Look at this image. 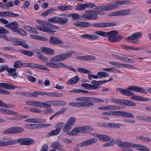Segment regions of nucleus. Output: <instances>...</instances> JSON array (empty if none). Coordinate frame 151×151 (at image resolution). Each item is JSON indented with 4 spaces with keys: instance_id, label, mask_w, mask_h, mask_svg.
<instances>
[{
    "instance_id": "1",
    "label": "nucleus",
    "mask_w": 151,
    "mask_h": 151,
    "mask_svg": "<svg viewBox=\"0 0 151 151\" xmlns=\"http://www.w3.org/2000/svg\"><path fill=\"white\" fill-rule=\"evenodd\" d=\"M116 91L126 96H130L133 94L131 91H133L138 93H147L146 91L143 88L135 86H130L126 89L118 88L116 89Z\"/></svg>"
},
{
    "instance_id": "2",
    "label": "nucleus",
    "mask_w": 151,
    "mask_h": 151,
    "mask_svg": "<svg viewBox=\"0 0 151 151\" xmlns=\"http://www.w3.org/2000/svg\"><path fill=\"white\" fill-rule=\"evenodd\" d=\"M19 23L17 22H12L8 24L4 25V26L9 28L15 32L22 35L25 36L27 35L26 32L22 29L18 28Z\"/></svg>"
},
{
    "instance_id": "3",
    "label": "nucleus",
    "mask_w": 151,
    "mask_h": 151,
    "mask_svg": "<svg viewBox=\"0 0 151 151\" xmlns=\"http://www.w3.org/2000/svg\"><path fill=\"white\" fill-rule=\"evenodd\" d=\"M126 1H116L111 3L110 5H103V11H108L117 9L119 7L118 5L127 4Z\"/></svg>"
},
{
    "instance_id": "4",
    "label": "nucleus",
    "mask_w": 151,
    "mask_h": 151,
    "mask_svg": "<svg viewBox=\"0 0 151 151\" xmlns=\"http://www.w3.org/2000/svg\"><path fill=\"white\" fill-rule=\"evenodd\" d=\"M46 65L49 67L55 68H64L66 67L69 70L73 71L74 72H76V70L74 68L72 65L66 66L63 63L58 62L56 63L55 62H51L47 63Z\"/></svg>"
},
{
    "instance_id": "5",
    "label": "nucleus",
    "mask_w": 151,
    "mask_h": 151,
    "mask_svg": "<svg viewBox=\"0 0 151 151\" xmlns=\"http://www.w3.org/2000/svg\"><path fill=\"white\" fill-rule=\"evenodd\" d=\"M73 53V51H70L68 52L67 53L59 55L51 58L50 59V62H54L63 60L70 57Z\"/></svg>"
},
{
    "instance_id": "6",
    "label": "nucleus",
    "mask_w": 151,
    "mask_h": 151,
    "mask_svg": "<svg viewBox=\"0 0 151 151\" xmlns=\"http://www.w3.org/2000/svg\"><path fill=\"white\" fill-rule=\"evenodd\" d=\"M91 83L92 84L87 83H82L81 84V86L85 87L87 89L89 90H96L101 87L99 86L100 85L99 81L92 80Z\"/></svg>"
},
{
    "instance_id": "7",
    "label": "nucleus",
    "mask_w": 151,
    "mask_h": 151,
    "mask_svg": "<svg viewBox=\"0 0 151 151\" xmlns=\"http://www.w3.org/2000/svg\"><path fill=\"white\" fill-rule=\"evenodd\" d=\"M76 100L78 101H82L83 107H90L94 105V104L92 102L91 97H80L77 98Z\"/></svg>"
},
{
    "instance_id": "8",
    "label": "nucleus",
    "mask_w": 151,
    "mask_h": 151,
    "mask_svg": "<svg viewBox=\"0 0 151 151\" xmlns=\"http://www.w3.org/2000/svg\"><path fill=\"white\" fill-rule=\"evenodd\" d=\"M24 129L21 127H14L10 128L3 132L4 134H14L24 132Z\"/></svg>"
},
{
    "instance_id": "9",
    "label": "nucleus",
    "mask_w": 151,
    "mask_h": 151,
    "mask_svg": "<svg viewBox=\"0 0 151 151\" xmlns=\"http://www.w3.org/2000/svg\"><path fill=\"white\" fill-rule=\"evenodd\" d=\"M15 141L17 142V143H19L21 145L26 146L31 145L34 142V140L32 139L27 137L20 138Z\"/></svg>"
},
{
    "instance_id": "10",
    "label": "nucleus",
    "mask_w": 151,
    "mask_h": 151,
    "mask_svg": "<svg viewBox=\"0 0 151 151\" xmlns=\"http://www.w3.org/2000/svg\"><path fill=\"white\" fill-rule=\"evenodd\" d=\"M72 127L70 125L66 123L64 124L63 128V131L64 133L68 135H75V128H73L70 131H69L72 128Z\"/></svg>"
},
{
    "instance_id": "11",
    "label": "nucleus",
    "mask_w": 151,
    "mask_h": 151,
    "mask_svg": "<svg viewBox=\"0 0 151 151\" xmlns=\"http://www.w3.org/2000/svg\"><path fill=\"white\" fill-rule=\"evenodd\" d=\"M116 24L115 22L109 23H97L93 24L92 25L94 27L98 28H105L109 27H112L116 25Z\"/></svg>"
},
{
    "instance_id": "12",
    "label": "nucleus",
    "mask_w": 151,
    "mask_h": 151,
    "mask_svg": "<svg viewBox=\"0 0 151 151\" xmlns=\"http://www.w3.org/2000/svg\"><path fill=\"white\" fill-rule=\"evenodd\" d=\"M97 142V139L95 138L87 139L78 144L77 146L81 147L89 145L95 143Z\"/></svg>"
},
{
    "instance_id": "13",
    "label": "nucleus",
    "mask_w": 151,
    "mask_h": 151,
    "mask_svg": "<svg viewBox=\"0 0 151 151\" xmlns=\"http://www.w3.org/2000/svg\"><path fill=\"white\" fill-rule=\"evenodd\" d=\"M118 34V32L115 30H112L107 32L106 36L108 37L109 40L112 42H114V41L116 36Z\"/></svg>"
},
{
    "instance_id": "14",
    "label": "nucleus",
    "mask_w": 151,
    "mask_h": 151,
    "mask_svg": "<svg viewBox=\"0 0 151 151\" xmlns=\"http://www.w3.org/2000/svg\"><path fill=\"white\" fill-rule=\"evenodd\" d=\"M90 127L89 126H84L75 128V135L77 132L87 133L88 132Z\"/></svg>"
},
{
    "instance_id": "15",
    "label": "nucleus",
    "mask_w": 151,
    "mask_h": 151,
    "mask_svg": "<svg viewBox=\"0 0 151 151\" xmlns=\"http://www.w3.org/2000/svg\"><path fill=\"white\" fill-rule=\"evenodd\" d=\"M142 36V33L140 32H137L134 33L131 36L127 38L126 40H128V42L130 40H134L140 38Z\"/></svg>"
},
{
    "instance_id": "16",
    "label": "nucleus",
    "mask_w": 151,
    "mask_h": 151,
    "mask_svg": "<svg viewBox=\"0 0 151 151\" xmlns=\"http://www.w3.org/2000/svg\"><path fill=\"white\" fill-rule=\"evenodd\" d=\"M49 42L52 44H63V41L55 37H50Z\"/></svg>"
},
{
    "instance_id": "17",
    "label": "nucleus",
    "mask_w": 151,
    "mask_h": 151,
    "mask_svg": "<svg viewBox=\"0 0 151 151\" xmlns=\"http://www.w3.org/2000/svg\"><path fill=\"white\" fill-rule=\"evenodd\" d=\"M77 71L79 72H82L83 73H88V78L90 80H91L92 78V74H89L91 73V71L86 69L83 68L78 67L77 69Z\"/></svg>"
},
{
    "instance_id": "18",
    "label": "nucleus",
    "mask_w": 151,
    "mask_h": 151,
    "mask_svg": "<svg viewBox=\"0 0 151 151\" xmlns=\"http://www.w3.org/2000/svg\"><path fill=\"white\" fill-rule=\"evenodd\" d=\"M24 121L26 122H29L35 123H40L44 122H45V120L44 119L40 118H32L26 119Z\"/></svg>"
},
{
    "instance_id": "19",
    "label": "nucleus",
    "mask_w": 151,
    "mask_h": 151,
    "mask_svg": "<svg viewBox=\"0 0 151 151\" xmlns=\"http://www.w3.org/2000/svg\"><path fill=\"white\" fill-rule=\"evenodd\" d=\"M136 148V149L142 151H150V149L145 146L139 144H133L132 148Z\"/></svg>"
},
{
    "instance_id": "20",
    "label": "nucleus",
    "mask_w": 151,
    "mask_h": 151,
    "mask_svg": "<svg viewBox=\"0 0 151 151\" xmlns=\"http://www.w3.org/2000/svg\"><path fill=\"white\" fill-rule=\"evenodd\" d=\"M41 49L43 52L48 55H53L55 53L53 50L45 47H41Z\"/></svg>"
},
{
    "instance_id": "21",
    "label": "nucleus",
    "mask_w": 151,
    "mask_h": 151,
    "mask_svg": "<svg viewBox=\"0 0 151 151\" xmlns=\"http://www.w3.org/2000/svg\"><path fill=\"white\" fill-rule=\"evenodd\" d=\"M0 67L2 71L6 70L9 73L15 72L16 70V68H9L8 65H1Z\"/></svg>"
},
{
    "instance_id": "22",
    "label": "nucleus",
    "mask_w": 151,
    "mask_h": 151,
    "mask_svg": "<svg viewBox=\"0 0 151 151\" xmlns=\"http://www.w3.org/2000/svg\"><path fill=\"white\" fill-rule=\"evenodd\" d=\"M80 37L84 39H87L92 40H96L98 37L96 35L90 34L82 35L80 36Z\"/></svg>"
},
{
    "instance_id": "23",
    "label": "nucleus",
    "mask_w": 151,
    "mask_h": 151,
    "mask_svg": "<svg viewBox=\"0 0 151 151\" xmlns=\"http://www.w3.org/2000/svg\"><path fill=\"white\" fill-rule=\"evenodd\" d=\"M51 146L53 149L59 150L61 151H64L65 150L62 146L59 143L54 142L52 143Z\"/></svg>"
},
{
    "instance_id": "24",
    "label": "nucleus",
    "mask_w": 151,
    "mask_h": 151,
    "mask_svg": "<svg viewBox=\"0 0 151 151\" xmlns=\"http://www.w3.org/2000/svg\"><path fill=\"white\" fill-rule=\"evenodd\" d=\"M79 79L78 76H76L73 78H70L67 81V83L70 85L75 84L79 81Z\"/></svg>"
},
{
    "instance_id": "25",
    "label": "nucleus",
    "mask_w": 151,
    "mask_h": 151,
    "mask_svg": "<svg viewBox=\"0 0 151 151\" xmlns=\"http://www.w3.org/2000/svg\"><path fill=\"white\" fill-rule=\"evenodd\" d=\"M0 147H4L17 143V142L15 140L7 141L5 142H2L0 141Z\"/></svg>"
},
{
    "instance_id": "26",
    "label": "nucleus",
    "mask_w": 151,
    "mask_h": 151,
    "mask_svg": "<svg viewBox=\"0 0 151 151\" xmlns=\"http://www.w3.org/2000/svg\"><path fill=\"white\" fill-rule=\"evenodd\" d=\"M1 86L4 89H13L15 86L11 84L5 83H0Z\"/></svg>"
},
{
    "instance_id": "27",
    "label": "nucleus",
    "mask_w": 151,
    "mask_h": 151,
    "mask_svg": "<svg viewBox=\"0 0 151 151\" xmlns=\"http://www.w3.org/2000/svg\"><path fill=\"white\" fill-rule=\"evenodd\" d=\"M58 23L60 24L63 25L67 24L69 21V19L65 17H58Z\"/></svg>"
},
{
    "instance_id": "28",
    "label": "nucleus",
    "mask_w": 151,
    "mask_h": 151,
    "mask_svg": "<svg viewBox=\"0 0 151 151\" xmlns=\"http://www.w3.org/2000/svg\"><path fill=\"white\" fill-rule=\"evenodd\" d=\"M132 11L129 9H125L118 11L119 16H124L129 14Z\"/></svg>"
},
{
    "instance_id": "29",
    "label": "nucleus",
    "mask_w": 151,
    "mask_h": 151,
    "mask_svg": "<svg viewBox=\"0 0 151 151\" xmlns=\"http://www.w3.org/2000/svg\"><path fill=\"white\" fill-rule=\"evenodd\" d=\"M56 9L54 8H51L47 10L44 11L42 14H41V16L43 17H46L48 14H52V12L55 11Z\"/></svg>"
},
{
    "instance_id": "30",
    "label": "nucleus",
    "mask_w": 151,
    "mask_h": 151,
    "mask_svg": "<svg viewBox=\"0 0 151 151\" xmlns=\"http://www.w3.org/2000/svg\"><path fill=\"white\" fill-rule=\"evenodd\" d=\"M122 147L125 148H132L133 143L128 142H122Z\"/></svg>"
},
{
    "instance_id": "31",
    "label": "nucleus",
    "mask_w": 151,
    "mask_h": 151,
    "mask_svg": "<svg viewBox=\"0 0 151 151\" xmlns=\"http://www.w3.org/2000/svg\"><path fill=\"white\" fill-rule=\"evenodd\" d=\"M58 8L62 10L67 11L71 10L72 9V6L70 5L68 6H58Z\"/></svg>"
},
{
    "instance_id": "32",
    "label": "nucleus",
    "mask_w": 151,
    "mask_h": 151,
    "mask_svg": "<svg viewBox=\"0 0 151 151\" xmlns=\"http://www.w3.org/2000/svg\"><path fill=\"white\" fill-rule=\"evenodd\" d=\"M86 8V4H79L76 6L75 9L83 11L85 10Z\"/></svg>"
},
{
    "instance_id": "33",
    "label": "nucleus",
    "mask_w": 151,
    "mask_h": 151,
    "mask_svg": "<svg viewBox=\"0 0 151 151\" xmlns=\"http://www.w3.org/2000/svg\"><path fill=\"white\" fill-rule=\"evenodd\" d=\"M81 17L88 20H92L95 19V17L93 15L88 14H86L82 15Z\"/></svg>"
},
{
    "instance_id": "34",
    "label": "nucleus",
    "mask_w": 151,
    "mask_h": 151,
    "mask_svg": "<svg viewBox=\"0 0 151 151\" xmlns=\"http://www.w3.org/2000/svg\"><path fill=\"white\" fill-rule=\"evenodd\" d=\"M60 132V130H59V129H56L50 132L48 134H47L46 135V136L47 137H49L52 135H57L59 134Z\"/></svg>"
},
{
    "instance_id": "35",
    "label": "nucleus",
    "mask_w": 151,
    "mask_h": 151,
    "mask_svg": "<svg viewBox=\"0 0 151 151\" xmlns=\"http://www.w3.org/2000/svg\"><path fill=\"white\" fill-rule=\"evenodd\" d=\"M20 52L22 54H24L26 56L31 57L32 56L33 54V53L31 51H27L24 50H21Z\"/></svg>"
},
{
    "instance_id": "36",
    "label": "nucleus",
    "mask_w": 151,
    "mask_h": 151,
    "mask_svg": "<svg viewBox=\"0 0 151 151\" xmlns=\"http://www.w3.org/2000/svg\"><path fill=\"white\" fill-rule=\"evenodd\" d=\"M105 110H114L117 109V106L112 105L104 106Z\"/></svg>"
},
{
    "instance_id": "37",
    "label": "nucleus",
    "mask_w": 151,
    "mask_h": 151,
    "mask_svg": "<svg viewBox=\"0 0 151 151\" xmlns=\"http://www.w3.org/2000/svg\"><path fill=\"white\" fill-rule=\"evenodd\" d=\"M76 121V119L74 117H71L68 119L66 123L72 127Z\"/></svg>"
},
{
    "instance_id": "38",
    "label": "nucleus",
    "mask_w": 151,
    "mask_h": 151,
    "mask_svg": "<svg viewBox=\"0 0 151 151\" xmlns=\"http://www.w3.org/2000/svg\"><path fill=\"white\" fill-rule=\"evenodd\" d=\"M122 116L128 118H133L134 117V116L131 113L122 111Z\"/></svg>"
},
{
    "instance_id": "39",
    "label": "nucleus",
    "mask_w": 151,
    "mask_h": 151,
    "mask_svg": "<svg viewBox=\"0 0 151 151\" xmlns=\"http://www.w3.org/2000/svg\"><path fill=\"white\" fill-rule=\"evenodd\" d=\"M97 74L99 78L106 77L109 76V74L108 73L104 72H98L97 73Z\"/></svg>"
},
{
    "instance_id": "40",
    "label": "nucleus",
    "mask_w": 151,
    "mask_h": 151,
    "mask_svg": "<svg viewBox=\"0 0 151 151\" xmlns=\"http://www.w3.org/2000/svg\"><path fill=\"white\" fill-rule=\"evenodd\" d=\"M58 17L55 16L50 18L48 19V21L52 23H58Z\"/></svg>"
},
{
    "instance_id": "41",
    "label": "nucleus",
    "mask_w": 151,
    "mask_h": 151,
    "mask_svg": "<svg viewBox=\"0 0 151 151\" xmlns=\"http://www.w3.org/2000/svg\"><path fill=\"white\" fill-rule=\"evenodd\" d=\"M25 29L29 30V32H31L36 34H38L36 29L33 27L27 26H26Z\"/></svg>"
},
{
    "instance_id": "42",
    "label": "nucleus",
    "mask_w": 151,
    "mask_h": 151,
    "mask_svg": "<svg viewBox=\"0 0 151 151\" xmlns=\"http://www.w3.org/2000/svg\"><path fill=\"white\" fill-rule=\"evenodd\" d=\"M41 65L37 64L34 63H28L27 66L29 67L33 68L36 69H38L40 70Z\"/></svg>"
},
{
    "instance_id": "43",
    "label": "nucleus",
    "mask_w": 151,
    "mask_h": 151,
    "mask_svg": "<svg viewBox=\"0 0 151 151\" xmlns=\"http://www.w3.org/2000/svg\"><path fill=\"white\" fill-rule=\"evenodd\" d=\"M99 138L104 141H109L111 139L109 137L103 134H100Z\"/></svg>"
},
{
    "instance_id": "44",
    "label": "nucleus",
    "mask_w": 151,
    "mask_h": 151,
    "mask_svg": "<svg viewBox=\"0 0 151 151\" xmlns=\"http://www.w3.org/2000/svg\"><path fill=\"white\" fill-rule=\"evenodd\" d=\"M43 108H49L51 107V101H48L43 102Z\"/></svg>"
},
{
    "instance_id": "45",
    "label": "nucleus",
    "mask_w": 151,
    "mask_h": 151,
    "mask_svg": "<svg viewBox=\"0 0 151 151\" xmlns=\"http://www.w3.org/2000/svg\"><path fill=\"white\" fill-rule=\"evenodd\" d=\"M24 65L23 63H21L20 60H17L14 63V67L16 68H19L21 66Z\"/></svg>"
},
{
    "instance_id": "46",
    "label": "nucleus",
    "mask_w": 151,
    "mask_h": 151,
    "mask_svg": "<svg viewBox=\"0 0 151 151\" xmlns=\"http://www.w3.org/2000/svg\"><path fill=\"white\" fill-rule=\"evenodd\" d=\"M42 29L43 30V32L49 33H54L56 32L55 30L46 27H44V28Z\"/></svg>"
},
{
    "instance_id": "47",
    "label": "nucleus",
    "mask_w": 151,
    "mask_h": 151,
    "mask_svg": "<svg viewBox=\"0 0 151 151\" xmlns=\"http://www.w3.org/2000/svg\"><path fill=\"white\" fill-rule=\"evenodd\" d=\"M7 16L9 17H16L19 16V15L18 14H15L12 12L8 11L7 12Z\"/></svg>"
},
{
    "instance_id": "48",
    "label": "nucleus",
    "mask_w": 151,
    "mask_h": 151,
    "mask_svg": "<svg viewBox=\"0 0 151 151\" xmlns=\"http://www.w3.org/2000/svg\"><path fill=\"white\" fill-rule=\"evenodd\" d=\"M122 111H111V115L119 116H122Z\"/></svg>"
},
{
    "instance_id": "49",
    "label": "nucleus",
    "mask_w": 151,
    "mask_h": 151,
    "mask_svg": "<svg viewBox=\"0 0 151 151\" xmlns=\"http://www.w3.org/2000/svg\"><path fill=\"white\" fill-rule=\"evenodd\" d=\"M92 99V102L93 103H103L104 102V101L100 99L91 97Z\"/></svg>"
},
{
    "instance_id": "50",
    "label": "nucleus",
    "mask_w": 151,
    "mask_h": 151,
    "mask_svg": "<svg viewBox=\"0 0 151 151\" xmlns=\"http://www.w3.org/2000/svg\"><path fill=\"white\" fill-rule=\"evenodd\" d=\"M96 57L95 56L91 55L86 56V61L93 60H96Z\"/></svg>"
},
{
    "instance_id": "51",
    "label": "nucleus",
    "mask_w": 151,
    "mask_h": 151,
    "mask_svg": "<svg viewBox=\"0 0 151 151\" xmlns=\"http://www.w3.org/2000/svg\"><path fill=\"white\" fill-rule=\"evenodd\" d=\"M95 33L103 37H106L107 32H104L102 31H99L96 32Z\"/></svg>"
},
{
    "instance_id": "52",
    "label": "nucleus",
    "mask_w": 151,
    "mask_h": 151,
    "mask_svg": "<svg viewBox=\"0 0 151 151\" xmlns=\"http://www.w3.org/2000/svg\"><path fill=\"white\" fill-rule=\"evenodd\" d=\"M91 24L87 22H82V27H91Z\"/></svg>"
},
{
    "instance_id": "53",
    "label": "nucleus",
    "mask_w": 151,
    "mask_h": 151,
    "mask_svg": "<svg viewBox=\"0 0 151 151\" xmlns=\"http://www.w3.org/2000/svg\"><path fill=\"white\" fill-rule=\"evenodd\" d=\"M9 32L3 27H0V33L8 34Z\"/></svg>"
},
{
    "instance_id": "54",
    "label": "nucleus",
    "mask_w": 151,
    "mask_h": 151,
    "mask_svg": "<svg viewBox=\"0 0 151 151\" xmlns=\"http://www.w3.org/2000/svg\"><path fill=\"white\" fill-rule=\"evenodd\" d=\"M139 139L144 142H151V139L148 137H141L139 138Z\"/></svg>"
},
{
    "instance_id": "55",
    "label": "nucleus",
    "mask_w": 151,
    "mask_h": 151,
    "mask_svg": "<svg viewBox=\"0 0 151 151\" xmlns=\"http://www.w3.org/2000/svg\"><path fill=\"white\" fill-rule=\"evenodd\" d=\"M132 93L133 94L131 95V96H132L133 98L136 101H141V96H135V94L132 92Z\"/></svg>"
},
{
    "instance_id": "56",
    "label": "nucleus",
    "mask_w": 151,
    "mask_h": 151,
    "mask_svg": "<svg viewBox=\"0 0 151 151\" xmlns=\"http://www.w3.org/2000/svg\"><path fill=\"white\" fill-rule=\"evenodd\" d=\"M126 106H135L136 104L134 102L127 100Z\"/></svg>"
},
{
    "instance_id": "57",
    "label": "nucleus",
    "mask_w": 151,
    "mask_h": 151,
    "mask_svg": "<svg viewBox=\"0 0 151 151\" xmlns=\"http://www.w3.org/2000/svg\"><path fill=\"white\" fill-rule=\"evenodd\" d=\"M53 110L52 109L49 108V109H47L46 110L44 111L43 113L45 114H49L51 113L54 112Z\"/></svg>"
},
{
    "instance_id": "58",
    "label": "nucleus",
    "mask_w": 151,
    "mask_h": 151,
    "mask_svg": "<svg viewBox=\"0 0 151 151\" xmlns=\"http://www.w3.org/2000/svg\"><path fill=\"white\" fill-rule=\"evenodd\" d=\"M0 106L5 107L6 108H9L11 107L9 105H6L5 103L0 100Z\"/></svg>"
},
{
    "instance_id": "59",
    "label": "nucleus",
    "mask_w": 151,
    "mask_h": 151,
    "mask_svg": "<svg viewBox=\"0 0 151 151\" xmlns=\"http://www.w3.org/2000/svg\"><path fill=\"white\" fill-rule=\"evenodd\" d=\"M27 79L29 81L32 83H35L36 81V79L35 77L31 76H28L27 77Z\"/></svg>"
},
{
    "instance_id": "60",
    "label": "nucleus",
    "mask_w": 151,
    "mask_h": 151,
    "mask_svg": "<svg viewBox=\"0 0 151 151\" xmlns=\"http://www.w3.org/2000/svg\"><path fill=\"white\" fill-rule=\"evenodd\" d=\"M14 3L13 2H8L6 3L5 5V9H7L8 7H12L14 6Z\"/></svg>"
},
{
    "instance_id": "61",
    "label": "nucleus",
    "mask_w": 151,
    "mask_h": 151,
    "mask_svg": "<svg viewBox=\"0 0 151 151\" xmlns=\"http://www.w3.org/2000/svg\"><path fill=\"white\" fill-rule=\"evenodd\" d=\"M108 16L109 17L119 16L118 11L111 13L108 14Z\"/></svg>"
},
{
    "instance_id": "62",
    "label": "nucleus",
    "mask_w": 151,
    "mask_h": 151,
    "mask_svg": "<svg viewBox=\"0 0 151 151\" xmlns=\"http://www.w3.org/2000/svg\"><path fill=\"white\" fill-rule=\"evenodd\" d=\"M126 59H124V61L128 63H135L134 61L131 58H129L126 57Z\"/></svg>"
},
{
    "instance_id": "63",
    "label": "nucleus",
    "mask_w": 151,
    "mask_h": 151,
    "mask_svg": "<svg viewBox=\"0 0 151 151\" xmlns=\"http://www.w3.org/2000/svg\"><path fill=\"white\" fill-rule=\"evenodd\" d=\"M64 123H59L56 124L55 125V127L57 129H59L60 130V129L63 127V124L64 125Z\"/></svg>"
},
{
    "instance_id": "64",
    "label": "nucleus",
    "mask_w": 151,
    "mask_h": 151,
    "mask_svg": "<svg viewBox=\"0 0 151 151\" xmlns=\"http://www.w3.org/2000/svg\"><path fill=\"white\" fill-rule=\"evenodd\" d=\"M86 8H92L96 6V5L95 4L91 3L89 2H88L86 3Z\"/></svg>"
}]
</instances>
